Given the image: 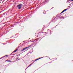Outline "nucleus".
<instances>
[{
    "mask_svg": "<svg viewBox=\"0 0 73 73\" xmlns=\"http://www.w3.org/2000/svg\"><path fill=\"white\" fill-rule=\"evenodd\" d=\"M22 7H23V5L21 4H19L17 6V8H18V9H20Z\"/></svg>",
    "mask_w": 73,
    "mask_h": 73,
    "instance_id": "nucleus-1",
    "label": "nucleus"
},
{
    "mask_svg": "<svg viewBox=\"0 0 73 73\" xmlns=\"http://www.w3.org/2000/svg\"><path fill=\"white\" fill-rule=\"evenodd\" d=\"M30 46H30L28 47H27L25 48H23L22 50H21V52H23V51H24V50H25V49H27V48H29V47H30Z\"/></svg>",
    "mask_w": 73,
    "mask_h": 73,
    "instance_id": "nucleus-2",
    "label": "nucleus"
},
{
    "mask_svg": "<svg viewBox=\"0 0 73 73\" xmlns=\"http://www.w3.org/2000/svg\"><path fill=\"white\" fill-rule=\"evenodd\" d=\"M67 9H65L61 13H63V12H65V11H66V10H67Z\"/></svg>",
    "mask_w": 73,
    "mask_h": 73,
    "instance_id": "nucleus-3",
    "label": "nucleus"
},
{
    "mask_svg": "<svg viewBox=\"0 0 73 73\" xmlns=\"http://www.w3.org/2000/svg\"><path fill=\"white\" fill-rule=\"evenodd\" d=\"M43 58V57H41V58H39L38 59H37L35 60V61H37V60H39V59H41V58Z\"/></svg>",
    "mask_w": 73,
    "mask_h": 73,
    "instance_id": "nucleus-4",
    "label": "nucleus"
},
{
    "mask_svg": "<svg viewBox=\"0 0 73 73\" xmlns=\"http://www.w3.org/2000/svg\"><path fill=\"white\" fill-rule=\"evenodd\" d=\"M17 49H16V50L14 51L13 52H16V51H17Z\"/></svg>",
    "mask_w": 73,
    "mask_h": 73,
    "instance_id": "nucleus-5",
    "label": "nucleus"
},
{
    "mask_svg": "<svg viewBox=\"0 0 73 73\" xmlns=\"http://www.w3.org/2000/svg\"><path fill=\"white\" fill-rule=\"evenodd\" d=\"M32 64H31L29 66H28L26 69H27V68H29V66H31V65H32Z\"/></svg>",
    "mask_w": 73,
    "mask_h": 73,
    "instance_id": "nucleus-6",
    "label": "nucleus"
},
{
    "mask_svg": "<svg viewBox=\"0 0 73 73\" xmlns=\"http://www.w3.org/2000/svg\"><path fill=\"white\" fill-rule=\"evenodd\" d=\"M5 56H3V57H2L1 58H0V60L2 58H4V57H5Z\"/></svg>",
    "mask_w": 73,
    "mask_h": 73,
    "instance_id": "nucleus-7",
    "label": "nucleus"
},
{
    "mask_svg": "<svg viewBox=\"0 0 73 73\" xmlns=\"http://www.w3.org/2000/svg\"><path fill=\"white\" fill-rule=\"evenodd\" d=\"M6 61H7L8 62H11V61L9 60H6Z\"/></svg>",
    "mask_w": 73,
    "mask_h": 73,
    "instance_id": "nucleus-8",
    "label": "nucleus"
},
{
    "mask_svg": "<svg viewBox=\"0 0 73 73\" xmlns=\"http://www.w3.org/2000/svg\"><path fill=\"white\" fill-rule=\"evenodd\" d=\"M15 54H14L13 55V56H14V55H15Z\"/></svg>",
    "mask_w": 73,
    "mask_h": 73,
    "instance_id": "nucleus-9",
    "label": "nucleus"
},
{
    "mask_svg": "<svg viewBox=\"0 0 73 73\" xmlns=\"http://www.w3.org/2000/svg\"><path fill=\"white\" fill-rule=\"evenodd\" d=\"M71 1H73V0H71Z\"/></svg>",
    "mask_w": 73,
    "mask_h": 73,
    "instance_id": "nucleus-10",
    "label": "nucleus"
},
{
    "mask_svg": "<svg viewBox=\"0 0 73 73\" xmlns=\"http://www.w3.org/2000/svg\"><path fill=\"white\" fill-rule=\"evenodd\" d=\"M3 1V0H1V1Z\"/></svg>",
    "mask_w": 73,
    "mask_h": 73,
    "instance_id": "nucleus-11",
    "label": "nucleus"
}]
</instances>
